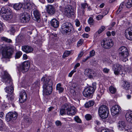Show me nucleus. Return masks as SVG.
Wrapping results in <instances>:
<instances>
[{"label": "nucleus", "instance_id": "f257e3e1", "mask_svg": "<svg viewBox=\"0 0 132 132\" xmlns=\"http://www.w3.org/2000/svg\"><path fill=\"white\" fill-rule=\"evenodd\" d=\"M43 83V94L48 95L51 94L52 91V82L46 75L44 76L41 79Z\"/></svg>", "mask_w": 132, "mask_h": 132}, {"label": "nucleus", "instance_id": "f03ea898", "mask_svg": "<svg viewBox=\"0 0 132 132\" xmlns=\"http://www.w3.org/2000/svg\"><path fill=\"white\" fill-rule=\"evenodd\" d=\"M112 69L114 74L116 76L120 75L123 77L127 73L121 64L118 63L113 64L112 67Z\"/></svg>", "mask_w": 132, "mask_h": 132}, {"label": "nucleus", "instance_id": "7ed1b4c3", "mask_svg": "<svg viewBox=\"0 0 132 132\" xmlns=\"http://www.w3.org/2000/svg\"><path fill=\"white\" fill-rule=\"evenodd\" d=\"M118 52L120 58L123 62H126L128 61L129 52L127 48L124 46H122L120 47Z\"/></svg>", "mask_w": 132, "mask_h": 132}, {"label": "nucleus", "instance_id": "20e7f679", "mask_svg": "<svg viewBox=\"0 0 132 132\" xmlns=\"http://www.w3.org/2000/svg\"><path fill=\"white\" fill-rule=\"evenodd\" d=\"M62 33L64 34H66L70 32L73 33L75 32L72 24L70 23L66 22L62 24L61 29Z\"/></svg>", "mask_w": 132, "mask_h": 132}, {"label": "nucleus", "instance_id": "39448f33", "mask_svg": "<svg viewBox=\"0 0 132 132\" xmlns=\"http://www.w3.org/2000/svg\"><path fill=\"white\" fill-rule=\"evenodd\" d=\"M2 50L3 57L5 58H11L12 54L13 49L12 48L7 46H0V51Z\"/></svg>", "mask_w": 132, "mask_h": 132}, {"label": "nucleus", "instance_id": "423d86ee", "mask_svg": "<svg viewBox=\"0 0 132 132\" xmlns=\"http://www.w3.org/2000/svg\"><path fill=\"white\" fill-rule=\"evenodd\" d=\"M99 115L103 119L107 118L109 114V110L105 105L101 106L98 110Z\"/></svg>", "mask_w": 132, "mask_h": 132}, {"label": "nucleus", "instance_id": "0eeeda50", "mask_svg": "<svg viewBox=\"0 0 132 132\" xmlns=\"http://www.w3.org/2000/svg\"><path fill=\"white\" fill-rule=\"evenodd\" d=\"M102 47L106 49H109L113 46L114 44L112 39L109 38L104 39L101 42Z\"/></svg>", "mask_w": 132, "mask_h": 132}, {"label": "nucleus", "instance_id": "6e6552de", "mask_svg": "<svg viewBox=\"0 0 132 132\" xmlns=\"http://www.w3.org/2000/svg\"><path fill=\"white\" fill-rule=\"evenodd\" d=\"M6 92L8 93L7 97L9 102H11L13 100V93L14 91V88L12 86L10 87L9 86L5 88Z\"/></svg>", "mask_w": 132, "mask_h": 132}, {"label": "nucleus", "instance_id": "1a4fd4ad", "mask_svg": "<svg viewBox=\"0 0 132 132\" xmlns=\"http://www.w3.org/2000/svg\"><path fill=\"white\" fill-rule=\"evenodd\" d=\"M59 8L60 10L63 12L64 15L68 17H70L73 14V12L70 7L66 6L63 9L60 6Z\"/></svg>", "mask_w": 132, "mask_h": 132}, {"label": "nucleus", "instance_id": "9d476101", "mask_svg": "<svg viewBox=\"0 0 132 132\" xmlns=\"http://www.w3.org/2000/svg\"><path fill=\"white\" fill-rule=\"evenodd\" d=\"M29 62L28 61H25L21 64L20 65L19 70L23 73L27 72L28 70L29 67Z\"/></svg>", "mask_w": 132, "mask_h": 132}, {"label": "nucleus", "instance_id": "9b49d317", "mask_svg": "<svg viewBox=\"0 0 132 132\" xmlns=\"http://www.w3.org/2000/svg\"><path fill=\"white\" fill-rule=\"evenodd\" d=\"M2 78L3 81L5 82L6 85H8L9 84L12 85V82L11 77L7 72H4V75L3 76Z\"/></svg>", "mask_w": 132, "mask_h": 132}, {"label": "nucleus", "instance_id": "f8f14e48", "mask_svg": "<svg viewBox=\"0 0 132 132\" xmlns=\"http://www.w3.org/2000/svg\"><path fill=\"white\" fill-rule=\"evenodd\" d=\"M17 116V114L16 112H9L6 116V120L8 122L10 121H13L16 119Z\"/></svg>", "mask_w": 132, "mask_h": 132}, {"label": "nucleus", "instance_id": "ddd939ff", "mask_svg": "<svg viewBox=\"0 0 132 132\" xmlns=\"http://www.w3.org/2000/svg\"><path fill=\"white\" fill-rule=\"evenodd\" d=\"M121 111V108L119 105H116L113 106L111 109V114L113 116L119 114Z\"/></svg>", "mask_w": 132, "mask_h": 132}, {"label": "nucleus", "instance_id": "4468645a", "mask_svg": "<svg viewBox=\"0 0 132 132\" xmlns=\"http://www.w3.org/2000/svg\"><path fill=\"white\" fill-rule=\"evenodd\" d=\"M125 35L127 39L132 40V27H129L125 30Z\"/></svg>", "mask_w": 132, "mask_h": 132}, {"label": "nucleus", "instance_id": "2eb2a0df", "mask_svg": "<svg viewBox=\"0 0 132 132\" xmlns=\"http://www.w3.org/2000/svg\"><path fill=\"white\" fill-rule=\"evenodd\" d=\"M30 18L29 14L26 12L21 14L20 16V20L22 23H24L28 22Z\"/></svg>", "mask_w": 132, "mask_h": 132}, {"label": "nucleus", "instance_id": "dca6fc26", "mask_svg": "<svg viewBox=\"0 0 132 132\" xmlns=\"http://www.w3.org/2000/svg\"><path fill=\"white\" fill-rule=\"evenodd\" d=\"M24 4L25 8L28 10L35 9L36 7L35 4L30 0H26Z\"/></svg>", "mask_w": 132, "mask_h": 132}, {"label": "nucleus", "instance_id": "f3484780", "mask_svg": "<svg viewBox=\"0 0 132 132\" xmlns=\"http://www.w3.org/2000/svg\"><path fill=\"white\" fill-rule=\"evenodd\" d=\"M94 89L92 87H89L85 88L83 92L84 95L86 97L89 96L93 93Z\"/></svg>", "mask_w": 132, "mask_h": 132}, {"label": "nucleus", "instance_id": "a211bd4d", "mask_svg": "<svg viewBox=\"0 0 132 132\" xmlns=\"http://www.w3.org/2000/svg\"><path fill=\"white\" fill-rule=\"evenodd\" d=\"M27 95L24 90L21 91L20 93L19 101L21 103H23L25 102L27 99Z\"/></svg>", "mask_w": 132, "mask_h": 132}, {"label": "nucleus", "instance_id": "6ab92c4d", "mask_svg": "<svg viewBox=\"0 0 132 132\" xmlns=\"http://www.w3.org/2000/svg\"><path fill=\"white\" fill-rule=\"evenodd\" d=\"M1 16L6 20H10L13 17V15L11 11H9L5 14H1Z\"/></svg>", "mask_w": 132, "mask_h": 132}, {"label": "nucleus", "instance_id": "aec40b11", "mask_svg": "<svg viewBox=\"0 0 132 132\" xmlns=\"http://www.w3.org/2000/svg\"><path fill=\"white\" fill-rule=\"evenodd\" d=\"M84 74L90 79L93 78V77L95 75L94 71L91 69H87L85 70Z\"/></svg>", "mask_w": 132, "mask_h": 132}, {"label": "nucleus", "instance_id": "412c9836", "mask_svg": "<svg viewBox=\"0 0 132 132\" xmlns=\"http://www.w3.org/2000/svg\"><path fill=\"white\" fill-rule=\"evenodd\" d=\"M46 8L47 12L50 14H53L55 12V10L53 6L52 5L48 4L46 6Z\"/></svg>", "mask_w": 132, "mask_h": 132}, {"label": "nucleus", "instance_id": "4be33fe9", "mask_svg": "<svg viewBox=\"0 0 132 132\" xmlns=\"http://www.w3.org/2000/svg\"><path fill=\"white\" fill-rule=\"evenodd\" d=\"M22 49L23 51L26 53H31L33 51V48L31 46L27 45L22 46Z\"/></svg>", "mask_w": 132, "mask_h": 132}, {"label": "nucleus", "instance_id": "5701e85b", "mask_svg": "<svg viewBox=\"0 0 132 132\" xmlns=\"http://www.w3.org/2000/svg\"><path fill=\"white\" fill-rule=\"evenodd\" d=\"M72 90H70L71 92L72 93L73 92V94L74 95L75 94V91H78L79 88V86L77 84L73 83L72 85Z\"/></svg>", "mask_w": 132, "mask_h": 132}, {"label": "nucleus", "instance_id": "b1692460", "mask_svg": "<svg viewBox=\"0 0 132 132\" xmlns=\"http://www.w3.org/2000/svg\"><path fill=\"white\" fill-rule=\"evenodd\" d=\"M125 117L127 120L128 122L132 123V111L128 112L126 114Z\"/></svg>", "mask_w": 132, "mask_h": 132}, {"label": "nucleus", "instance_id": "393cba45", "mask_svg": "<svg viewBox=\"0 0 132 132\" xmlns=\"http://www.w3.org/2000/svg\"><path fill=\"white\" fill-rule=\"evenodd\" d=\"M33 13L34 17L33 19L35 20L38 21L40 18V14L39 11L36 10L33 11Z\"/></svg>", "mask_w": 132, "mask_h": 132}, {"label": "nucleus", "instance_id": "a878e982", "mask_svg": "<svg viewBox=\"0 0 132 132\" xmlns=\"http://www.w3.org/2000/svg\"><path fill=\"white\" fill-rule=\"evenodd\" d=\"M76 109L75 107H72L67 111V114L70 116L74 115L76 113Z\"/></svg>", "mask_w": 132, "mask_h": 132}, {"label": "nucleus", "instance_id": "bb28decb", "mask_svg": "<svg viewBox=\"0 0 132 132\" xmlns=\"http://www.w3.org/2000/svg\"><path fill=\"white\" fill-rule=\"evenodd\" d=\"M118 126L119 130H126V126L124 121H119L118 123Z\"/></svg>", "mask_w": 132, "mask_h": 132}, {"label": "nucleus", "instance_id": "cd10ccee", "mask_svg": "<svg viewBox=\"0 0 132 132\" xmlns=\"http://www.w3.org/2000/svg\"><path fill=\"white\" fill-rule=\"evenodd\" d=\"M51 26L55 28H57L59 24V22L56 19H54L52 20L51 22Z\"/></svg>", "mask_w": 132, "mask_h": 132}, {"label": "nucleus", "instance_id": "c85d7f7f", "mask_svg": "<svg viewBox=\"0 0 132 132\" xmlns=\"http://www.w3.org/2000/svg\"><path fill=\"white\" fill-rule=\"evenodd\" d=\"M11 11L10 9H7L6 7L4 6L2 7L0 11V15L5 14L7 13L8 12Z\"/></svg>", "mask_w": 132, "mask_h": 132}, {"label": "nucleus", "instance_id": "c756f323", "mask_svg": "<svg viewBox=\"0 0 132 132\" xmlns=\"http://www.w3.org/2000/svg\"><path fill=\"white\" fill-rule=\"evenodd\" d=\"M22 4L21 3H18L13 4V7L14 9L16 10H18L20 9L22 7Z\"/></svg>", "mask_w": 132, "mask_h": 132}, {"label": "nucleus", "instance_id": "7c9ffc66", "mask_svg": "<svg viewBox=\"0 0 132 132\" xmlns=\"http://www.w3.org/2000/svg\"><path fill=\"white\" fill-rule=\"evenodd\" d=\"M56 89L57 90L59 91V92L60 93L62 92L64 90V88L62 87L61 85L60 84H58L57 85Z\"/></svg>", "mask_w": 132, "mask_h": 132}, {"label": "nucleus", "instance_id": "2f4dec72", "mask_svg": "<svg viewBox=\"0 0 132 132\" xmlns=\"http://www.w3.org/2000/svg\"><path fill=\"white\" fill-rule=\"evenodd\" d=\"M130 85L129 83L127 81H124L123 82V87L125 89H128Z\"/></svg>", "mask_w": 132, "mask_h": 132}, {"label": "nucleus", "instance_id": "473e14b6", "mask_svg": "<svg viewBox=\"0 0 132 132\" xmlns=\"http://www.w3.org/2000/svg\"><path fill=\"white\" fill-rule=\"evenodd\" d=\"M94 104V102L93 101H90L86 103L85 104V106L86 108H88L93 106Z\"/></svg>", "mask_w": 132, "mask_h": 132}, {"label": "nucleus", "instance_id": "72a5a7b5", "mask_svg": "<svg viewBox=\"0 0 132 132\" xmlns=\"http://www.w3.org/2000/svg\"><path fill=\"white\" fill-rule=\"evenodd\" d=\"M104 63L105 64H107L108 65H110L112 63V61L110 59H105L103 60V61Z\"/></svg>", "mask_w": 132, "mask_h": 132}, {"label": "nucleus", "instance_id": "f704fd0d", "mask_svg": "<svg viewBox=\"0 0 132 132\" xmlns=\"http://www.w3.org/2000/svg\"><path fill=\"white\" fill-rule=\"evenodd\" d=\"M109 89L110 92L112 94H114L116 91V88L112 86L109 87Z\"/></svg>", "mask_w": 132, "mask_h": 132}, {"label": "nucleus", "instance_id": "c9c22d12", "mask_svg": "<svg viewBox=\"0 0 132 132\" xmlns=\"http://www.w3.org/2000/svg\"><path fill=\"white\" fill-rule=\"evenodd\" d=\"M126 5L127 8L131 7L132 6V0H128Z\"/></svg>", "mask_w": 132, "mask_h": 132}, {"label": "nucleus", "instance_id": "e433bc0d", "mask_svg": "<svg viewBox=\"0 0 132 132\" xmlns=\"http://www.w3.org/2000/svg\"><path fill=\"white\" fill-rule=\"evenodd\" d=\"M22 52L21 51H19L15 54V58L18 59L22 55Z\"/></svg>", "mask_w": 132, "mask_h": 132}, {"label": "nucleus", "instance_id": "4c0bfd02", "mask_svg": "<svg viewBox=\"0 0 132 132\" xmlns=\"http://www.w3.org/2000/svg\"><path fill=\"white\" fill-rule=\"evenodd\" d=\"M88 23L90 25H93L94 22V21L93 18L92 17H90L88 20Z\"/></svg>", "mask_w": 132, "mask_h": 132}, {"label": "nucleus", "instance_id": "58836bf2", "mask_svg": "<svg viewBox=\"0 0 132 132\" xmlns=\"http://www.w3.org/2000/svg\"><path fill=\"white\" fill-rule=\"evenodd\" d=\"M2 40L5 42L8 43H10L12 42V40L10 39H9L6 37H3L1 38Z\"/></svg>", "mask_w": 132, "mask_h": 132}, {"label": "nucleus", "instance_id": "ea45409f", "mask_svg": "<svg viewBox=\"0 0 132 132\" xmlns=\"http://www.w3.org/2000/svg\"><path fill=\"white\" fill-rule=\"evenodd\" d=\"M105 27L104 26H102L100 28L98 31V32L99 34H100L105 29Z\"/></svg>", "mask_w": 132, "mask_h": 132}, {"label": "nucleus", "instance_id": "a19ab883", "mask_svg": "<svg viewBox=\"0 0 132 132\" xmlns=\"http://www.w3.org/2000/svg\"><path fill=\"white\" fill-rule=\"evenodd\" d=\"M71 53L69 51H66L65 52L63 55V57H66L68 56Z\"/></svg>", "mask_w": 132, "mask_h": 132}, {"label": "nucleus", "instance_id": "79ce46f5", "mask_svg": "<svg viewBox=\"0 0 132 132\" xmlns=\"http://www.w3.org/2000/svg\"><path fill=\"white\" fill-rule=\"evenodd\" d=\"M125 7L124 5V3L123 2L120 4L119 9L118 10V11L120 12L123 9V8Z\"/></svg>", "mask_w": 132, "mask_h": 132}, {"label": "nucleus", "instance_id": "37998d69", "mask_svg": "<svg viewBox=\"0 0 132 132\" xmlns=\"http://www.w3.org/2000/svg\"><path fill=\"white\" fill-rule=\"evenodd\" d=\"M75 121L77 123H81V121L78 116H76L74 118Z\"/></svg>", "mask_w": 132, "mask_h": 132}, {"label": "nucleus", "instance_id": "c03bdc74", "mask_svg": "<svg viewBox=\"0 0 132 132\" xmlns=\"http://www.w3.org/2000/svg\"><path fill=\"white\" fill-rule=\"evenodd\" d=\"M63 108L65 109V110H67V111L70 108V106H69L68 104H65L63 106Z\"/></svg>", "mask_w": 132, "mask_h": 132}, {"label": "nucleus", "instance_id": "a18cd8bd", "mask_svg": "<svg viewBox=\"0 0 132 132\" xmlns=\"http://www.w3.org/2000/svg\"><path fill=\"white\" fill-rule=\"evenodd\" d=\"M85 117L87 120H90L91 119L92 117L91 115L88 114L85 116Z\"/></svg>", "mask_w": 132, "mask_h": 132}, {"label": "nucleus", "instance_id": "49530a36", "mask_svg": "<svg viewBox=\"0 0 132 132\" xmlns=\"http://www.w3.org/2000/svg\"><path fill=\"white\" fill-rule=\"evenodd\" d=\"M114 132L113 131L107 129H102L101 132Z\"/></svg>", "mask_w": 132, "mask_h": 132}, {"label": "nucleus", "instance_id": "de8ad7c7", "mask_svg": "<svg viewBox=\"0 0 132 132\" xmlns=\"http://www.w3.org/2000/svg\"><path fill=\"white\" fill-rule=\"evenodd\" d=\"M4 125L2 122V120H0V130H3L4 127Z\"/></svg>", "mask_w": 132, "mask_h": 132}, {"label": "nucleus", "instance_id": "09e8293b", "mask_svg": "<svg viewBox=\"0 0 132 132\" xmlns=\"http://www.w3.org/2000/svg\"><path fill=\"white\" fill-rule=\"evenodd\" d=\"M81 8L82 9H85L86 8V6H87L88 5L86 3H82L81 4Z\"/></svg>", "mask_w": 132, "mask_h": 132}, {"label": "nucleus", "instance_id": "8fccbe9b", "mask_svg": "<svg viewBox=\"0 0 132 132\" xmlns=\"http://www.w3.org/2000/svg\"><path fill=\"white\" fill-rule=\"evenodd\" d=\"M65 109H64L63 108L62 109H61L60 111V114L61 115H63L65 114Z\"/></svg>", "mask_w": 132, "mask_h": 132}, {"label": "nucleus", "instance_id": "3c124183", "mask_svg": "<svg viewBox=\"0 0 132 132\" xmlns=\"http://www.w3.org/2000/svg\"><path fill=\"white\" fill-rule=\"evenodd\" d=\"M95 52L94 50H93L90 51L89 55L90 56L92 57L95 55Z\"/></svg>", "mask_w": 132, "mask_h": 132}, {"label": "nucleus", "instance_id": "603ef678", "mask_svg": "<svg viewBox=\"0 0 132 132\" xmlns=\"http://www.w3.org/2000/svg\"><path fill=\"white\" fill-rule=\"evenodd\" d=\"M76 71V70H72L69 73L68 76L70 77H71L72 75Z\"/></svg>", "mask_w": 132, "mask_h": 132}, {"label": "nucleus", "instance_id": "864d4df0", "mask_svg": "<svg viewBox=\"0 0 132 132\" xmlns=\"http://www.w3.org/2000/svg\"><path fill=\"white\" fill-rule=\"evenodd\" d=\"M10 34H11L13 35L15 32L14 28L13 27H11L10 30Z\"/></svg>", "mask_w": 132, "mask_h": 132}, {"label": "nucleus", "instance_id": "5fc2aeb1", "mask_svg": "<svg viewBox=\"0 0 132 132\" xmlns=\"http://www.w3.org/2000/svg\"><path fill=\"white\" fill-rule=\"evenodd\" d=\"M110 69H108L106 68H105L103 69V71L104 72L107 73L109 72L110 71Z\"/></svg>", "mask_w": 132, "mask_h": 132}, {"label": "nucleus", "instance_id": "6e6d98bb", "mask_svg": "<svg viewBox=\"0 0 132 132\" xmlns=\"http://www.w3.org/2000/svg\"><path fill=\"white\" fill-rule=\"evenodd\" d=\"M83 42V40L80 39L77 43V45L78 46H79L82 45Z\"/></svg>", "mask_w": 132, "mask_h": 132}, {"label": "nucleus", "instance_id": "4d7b16f0", "mask_svg": "<svg viewBox=\"0 0 132 132\" xmlns=\"http://www.w3.org/2000/svg\"><path fill=\"white\" fill-rule=\"evenodd\" d=\"M103 16L102 15H99L96 17V18L97 20H99L103 18Z\"/></svg>", "mask_w": 132, "mask_h": 132}, {"label": "nucleus", "instance_id": "13d9d810", "mask_svg": "<svg viewBox=\"0 0 132 132\" xmlns=\"http://www.w3.org/2000/svg\"><path fill=\"white\" fill-rule=\"evenodd\" d=\"M82 36V37L84 38H88L89 37V35L87 34L86 33H84L83 34Z\"/></svg>", "mask_w": 132, "mask_h": 132}, {"label": "nucleus", "instance_id": "bf43d9fd", "mask_svg": "<svg viewBox=\"0 0 132 132\" xmlns=\"http://www.w3.org/2000/svg\"><path fill=\"white\" fill-rule=\"evenodd\" d=\"M55 124L57 126H59L61 125V123L59 121H57L55 122Z\"/></svg>", "mask_w": 132, "mask_h": 132}, {"label": "nucleus", "instance_id": "052dcab7", "mask_svg": "<svg viewBox=\"0 0 132 132\" xmlns=\"http://www.w3.org/2000/svg\"><path fill=\"white\" fill-rule=\"evenodd\" d=\"M75 22L76 26H79L80 25L79 21L78 20H76L75 21Z\"/></svg>", "mask_w": 132, "mask_h": 132}, {"label": "nucleus", "instance_id": "680f3d73", "mask_svg": "<svg viewBox=\"0 0 132 132\" xmlns=\"http://www.w3.org/2000/svg\"><path fill=\"white\" fill-rule=\"evenodd\" d=\"M84 52L83 51L81 52L78 55V58H80L83 55Z\"/></svg>", "mask_w": 132, "mask_h": 132}, {"label": "nucleus", "instance_id": "e2e57ef3", "mask_svg": "<svg viewBox=\"0 0 132 132\" xmlns=\"http://www.w3.org/2000/svg\"><path fill=\"white\" fill-rule=\"evenodd\" d=\"M80 65V64L79 63H76L74 67V69H76L77 67H79Z\"/></svg>", "mask_w": 132, "mask_h": 132}, {"label": "nucleus", "instance_id": "0e129e2a", "mask_svg": "<svg viewBox=\"0 0 132 132\" xmlns=\"http://www.w3.org/2000/svg\"><path fill=\"white\" fill-rule=\"evenodd\" d=\"M4 116V113L2 112H0V117L2 118H3Z\"/></svg>", "mask_w": 132, "mask_h": 132}, {"label": "nucleus", "instance_id": "69168bd1", "mask_svg": "<svg viewBox=\"0 0 132 132\" xmlns=\"http://www.w3.org/2000/svg\"><path fill=\"white\" fill-rule=\"evenodd\" d=\"M85 31L87 32H88L90 31V28L89 27H86L85 28Z\"/></svg>", "mask_w": 132, "mask_h": 132}, {"label": "nucleus", "instance_id": "338daca9", "mask_svg": "<svg viewBox=\"0 0 132 132\" xmlns=\"http://www.w3.org/2000/svg\"><path fill=\"white\" fill-rule=\"evenodd\" d=\"M99 92L100 93L101 95H102L103 94L104 92V90L103 89H100L99 90Z\"/></svg>", "mask_w": 132, "mask_h": 132}, {"label": "nucleus", "instance_id": "774afa93", "mask_svg": "<svg viewBox=\"0 0 132 132\" xmlns=\"http://www.w3.org/2000/svg\"><path fill=\"white\" fill-rule=\"evenodd\" d=\"M23 58L24 60H26L27 59V55L24 54L23 55Z\"/></svg>", "mask_w": 132, "mask_h": 132}]
</instances>
